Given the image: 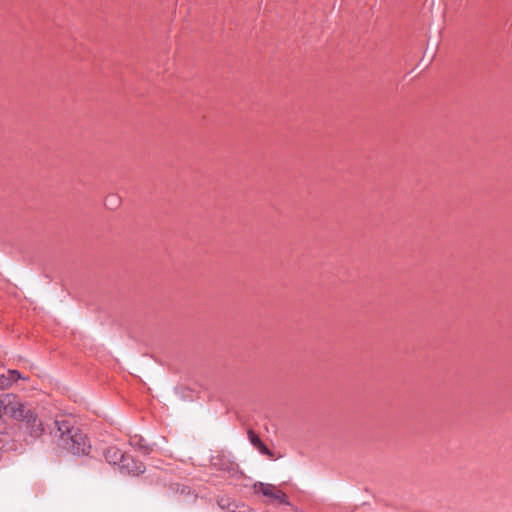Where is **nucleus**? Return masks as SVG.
Listing matches in <instances>:
<instances>
[{
	"instance_id": "f257e3e1",
	"label": "nucleus",
	"mask_w": 512,
	"mask_h": 512,
	"mask_svg": "<svg viewBox=\"0 0 512 512\" xmlns=\"http://www.w3.org/2000/svg\"><path fill=\"white\" fill-rule=\"evenodd\" d=\"M49 434L58 447L65 449L73 455H87L91 445L78 427H75L71 420L56 419L51 426H48Z\"/></svg>"
},
{
	"instance_id": "f03ea898",
	"label": "nucleus",
	"mask_w": 512,
	"mask_h": 512,
	"mask_svg": "<svg viewBox=\"0 0 512 512\" xmlns=\"http://www.w3.org/2000/svg\"><path fill=\"white\" fill-rule=\"evenodd\" d=\"M211 464L216 471L221 472L219 477L240 478L243 476V472L239 469L238 464L230 453H218L212 457Z\"/></svg>"
},
{
	"instance_id": "7ed1b4c3",
	"label": "nucleus",
	"mask_w": 512,
	"mask_h": 512,
	"mask_svg": "<svg viewBox=\"0 0 512 512\" xmlns=\"http://www.w3.org/2000/svg\"><path fill=\"white\" fill-rule=\"evenodd\" d=\"M119 470L124 475L139 477L145 472V466L142 462L134 459L131 455L126 454L124 460H122Z\"/></svg>"
},
{
	"instance_id": "20e7f679",
	"label": "nucleus",
	"mask_w": 512,
	"mask_h": 512,
	"mask_svg": "<svg viewBox=\"0 0 512 512\" xmlns=\"http://www.w3.org/2000/svg\"><path fill=\"white\" fill-rule=\"evenodd\" d=\"M253 488L256 492H262L266 497L274 500H278L281 503H285L286 495L281 490H278L275 486L265 482H255Z\"/></svg>"
},
{
	"instance_id": "39448f33",
	"label": "nucleus",
	"mask_w": 512,
	"mask_h": 512,
	"mask_svg": "<svg viewBox=\"0 0 512 512\" xmlns=\"http://www.w3.org/2000/svg\"><path fill=\"white\" fill-rule=\"evenodd\" d=\"M248 439L250 443L262 454L266 455L270 459L274 458V453L263 443L258 434H256L252 429H248L247 431Z\"/></svg>"
},
{
	"instance_id": "423d86ee",
	"label": "nucleus",
	"mask_w": 512,
	"mask_h": 512,
	"mask_svg": "<svg viewBox=\"0 0 512 512\" xmlns=\"http://www.w3.org/2000/svg\"><path fill=\"white\" fill-rule=\"evenodd\" d=\"M129 444L143 455H149L153 451V445L137 434L130 436Z\"/></svg>"
},
{
	"instance_id": "0eeeda50",
	"label": "nucleus",
	"mask_w": 512,
	"mask_h": 512,
	"mask_svg": "<svg viewBox=\"0 0 512 512\" xmlns=\"http://www.w3.org/2000/svg\"><path fill=\"white\" fill-rule=\"evenodd\" d=\"M125 453L117 447H109L104 451V457L109 464L120 467L124 460Z\"/></svg>"
},
{
	"instance_id": "6e6552de",
	"label": "nucleus",
	"mask_w": 512,
	"mask_h": 512,
	"mask_svg": "<svg viewBox=\"0 0 512 512\" xmlns=\"http://www.w3.org/2000/svg\"><path fill=\"white\" fill-rule=\"evenodd\" d=\"M121 198L117 194H109L105 198V207L109 210H115L120 206Z\"/></svg>"
},
{
	"instance_id": "1a4fd4ad",
	"label": "nucleus",
	"mask_w": 512,
	"mask_h": 512,
	"mask_svg": "<svg viewBox=\"0 0 512 512\" xmlns=\"http://www.w3.org/2000/svg\"><path fill=\"white\" fill-rule=\"evenodd\" d=\"M170 489L174 492H179L181 495L188 496L191 494V489L184 482H172Z\"/></svg>"
},
{
	"instance_id": "9d476101",
	"label": "nucleus",
	"mask_w": 512,
	"mask_h": 512,
	"mask_svg": "<svg viewBox=\"0 0 512 512\" xmlns=\"http://www.w3.org/2000/svg\"><path fill=\"white\" fill-rule=\"evenodd\" d=\"M7 376L11 379V384L18 379H26L20 374L18 370H8Z\"/></svg>"
},
{
	"instance_id": "9b49d317",
	"label": "nucleus",
	"mask_w": 512,
	"mask_h": 512,
	"mask_svg": "<svg viewBox=\"0 0 512 512\" xmlns=\"http://www.w3.org/2000/svg\"><path fill=\"white\" fill-rule=\"evenodd\" d=\"M11 386V379L7 374L0 375V389H5Z\"/></svg>"
},
{
	"instance_id": "f8f14e48",
	"label": "nucleus",
	"mask_w": 512,
	"mask_h": 512,
	"mask_svg": "<svg viewBox=\"0 0 512 512\" xmlns=\"http://www.w3.org/2000/svg\"><path fill=\"white\" fill-rule=\"evenodd\" d=\"M227 503H230V500L228 498H221L218 500V505L224 510L227 507Z\"/></svg>"
},
{
	"instance_id": "ddd939ff",
	"label": "nucleus",
	"mask_w": 512,
	"mask_h": 512,
	"mask_svg": "<svg viewBox=\"0 0 512 512\" xmlns=\"http://www.w3.org/2000/svg\"><path fill=\"white\" fill-rule=\"evenodd\" d=\"M236 509H237V506L234 503L230 502V503H227V507L225 510H227V512H231L232 510H236Z\"/></svg>"
},
{
	"instance_id": "4468645a",
	"label": "nucleus",
	"mask_w": 512,
	"mask_h": 512,
	"mask_svg": "<svg viewBox=\"0 0 512 512\" xmlns=\"http://www.w3.org/2000/svg\"><path fill=\"white\" fill-rule=\"evenodd\" d=\"M231 512H245V511L236 509V510H232Z\"/></svg>"
}]
</instances>
